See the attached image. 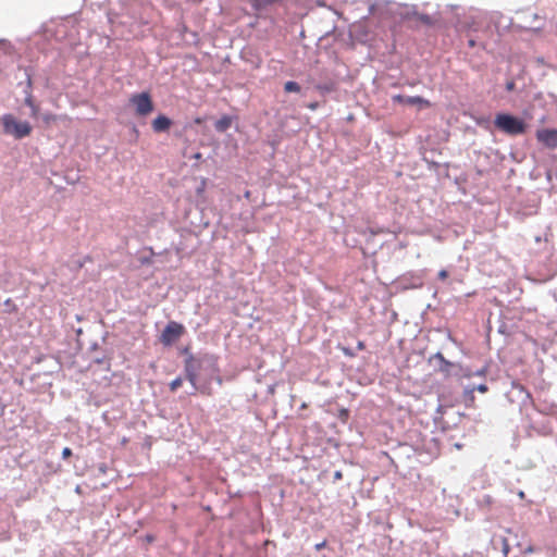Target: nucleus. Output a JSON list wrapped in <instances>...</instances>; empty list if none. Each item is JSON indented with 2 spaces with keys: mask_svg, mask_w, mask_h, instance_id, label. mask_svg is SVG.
<instances>
[{
  "mask_svg": "<svg viewBox=\"0 0 557 557\" xmlns=\"http://www.w3.org/2000/svg\"><path fill=\"white\" fill-rule=\"evenodd\" d=\"M512 387H513V389H517L520 394L524 395V397L522 399L523 404H525V400H530L531 399V394L529 393V391L525 389V387L522 384L513 383Z\"/></svg>",
  "mask_w": 557,
  "mask_h": 557,
  "instance_id": "21",
  "label": "nucleus"
},
{
  "mask_svg": "<svg viewBox=\"0 0 557 557\" xmlns=\"http://www.w3.org/2000/svg\"><path fill=\"white\" fill-rule=\"evenodd\" d=\"M301 89L300 85L295 81H288L284 84L285 92H299Z\"/></svg>",
  "mask_w": 557,
  "mask_h": 557,
  "instance_id": "19",
  "label": "nucleus"
},
{
  "mask_svg": "<svg viewBox=\"0 0 557 557\" xmlns=\"http://www.w3.org/2000/svg\"><path fill=\"white\" fill-rule=\"evenodd\" d=\"M75 333L77 336H81L83 334V329L82 327L76 329Z\"/></svg>",
  "mask_w": 557,
  "mask_h": 557,
  "instance_id": "41",
  "label": "nucleus"
},
{
  "mask_svg": "<svg viewBox=\"0 0 557 557\" xmlns=\"http://www.w3.org/2000/svg\"><path fill=\"white\" fill-rule=\"evenodd\" d=\"M325 546H326V541H322V542H320V543L315 544V545H314V548H315V550H317V552H320V550H322Z\"/></svg>",
  "mask_w": 557,
  "mask_h": 557,
  "instance_id": "31",
  "label": "nucleus"
},
{
  "mask_svg": "<svg viewBox=\"0 0 557 557\" xmlns=\"http://www.w3.org/2000/svg\"><path fill=\"white\" fill-rule=\"evenodd\" d=\"M531 16H532V21L531 22H525L523 27L525 29H529V30H532L534 33H537V32H540L543 28V24L540 23L541 17L536 13L532 14Z\"/></svg>",
  "mask_w": 557,
  "mask_h": 557,
  "instance_id": "17",
  "label": "nucleus"
},
{
  "mask_svg": "<svg viewBox=\"0 0 557 557\" xmlns=\"http://www.w3.org/2000/svg\"><path fill=\"white\" fill-rule=\"evenodd\" d=\"M233 120L234 117L231 115H223L222 117L215 121L214 129L221 134L225 133L232 126Z\"/></svg>",
  "mask_w": 557,
  "mask_h": 557,
  "instance_id": "14",
  "label": "nucleus"
},
{
  "mask_svg": "<svg viewBox=\"0 0 557 557\" xmlns=\"http://www.w3.org/2000/svg\"><path fill=\"white\" fill-rule=\"evenodd\" d=\"M487 372V367H482L481 369L474 371V372H468L466 373L465 375L468 376V377H471V376H484Z\"/></svg>",
  "mask_w": 557,
  "mask_h": 557,
  "instance_id": "24",
  "label": "nucleus"
},
{
  "mask_svg": "<svg viewBox=\"0 0 557 557\" xmlns=\"http://www.w3.org/2000/svg\"><path fill=\"white\" fill-rule=\"evenodd\" d=\"M313 88L322 96L325 97L326 95H330L331 92L335 91L336 84L332 79H327L324 82H319L313 84Z\"/></svg>",
  "mask_w": 557,
  "mask_h": 557,
  "instance_id": "11",
  "label": "nucleus"
},
{
  "mask_svg": "<svg viewBox=\"0 0 557 557\" xmlns=\"http://www.w3.org/2000/svg\"><path fill=\"white\" fill-rule=\"evenodd\" d=\"M349 414H350V412H349V410H348V409H346V408H342V409H339V411H338L337 418H338L342 422H344V423H345V422H347V420H348V418H349Z\"/></svg>",
  "mask_w": 557,
  "mask_h": 557,
  "instance_id": "25",
  "label": "nucleus"
},
{
  "mask_svg": "<svg viewBox=\"0 0 557 557\" xmlns=\"http://www.w3.org/2000/svg\"><path fill=\"white\" fill-rule=\"evenodd\" d=\"M493 124L497 131L512 137L525 134L529 128L523 119L509 112L496 113Z\"/></svg>",
  "mask_w": 557,
  "mask_h": 557,
  "instance_id": "2",
  "label": "nucleus"
},
{
  "mask_svg": "<svg viewBox=\"0 0 557 557\" xmlns=\"http://www.w3.org/2000/svg\"><path fill=\"white\" fill-rule=\"evenodd\" d=\"M536 139L548 149L557 148V128H541L535 133Z\"/></svg>",
  "mask_w": 557,
  "mask_h": 557,
  "instance_id": "7",
  "label": "nucleus"
},
{
  "mask_svg": "<svg viewBox=\"0 0 557 557\" xmlns=\"http://www.w3.org/2000/svg\"><path fill=\"white\" fill-rule=\"evenodd\" d=\"M251 8L257 12L267 11L282 0H248Z\"/></svg>",
  "mask_w": 557,
  "mask_h": 557,
  "instance_id": "12",
  "label": "nucleus"
},
{
  "mask_svg": "<svg viewBox=\"0 0 557 557\" xmlns=\"http://www.w3.org/2000/svg\"><path fill=\"white\" fill-rule=\"evenodd\" d=\"M468 45H469V47L474 48V47H476L478 42L475 39L470 38L468 40Z\"/></svg>",
  "mask_w": 557,
  "mask_h": 557,
  "instance_id": "35",
  "label": "nucleus"
},
{
  "mask_svg": "<svg viewBox=\"0 0 557 557\" xmlns=\"http://www.w3.org/2000/svg\"><path fill=\"white\" fill-rule=\"evenodd\" d=\"M546 177H547V181H550V180H552V172H550V171H548V172L546 173Z\"/></svg>",
  "mask_w": 557,
  "mask_h": 557,
  "instance_id": "42",
  "label": "nucleus"
},
{
  "mask_svg": "<svg viewBox=\"0 0 557 557\" xmlns=\"http://www.w3.org/2000/svg\"><path fill=\"white\" fill-rule=\"evenodd\" d=\"M429 363L434 367L435 371L443 373L445 376L450 375L451 369L456 364L447 360L442 352H436L429 358Z\"/></svg>",
  "mask_w": 557,
  "mask_h": 557,
  "instance_id": "6",
  "label": "nucleus"
},
{
  "mask_svg": "<svg viewBox=\"0 0 557 557\" xmlns=\"http://www.w3.org/2000/svg\"><path fill=\"white\" fill-rule=\"evenodd\" d=\"M3 133L13 136L15 139H23L32 133V125L27 121H18L12 114H4L1 117Z\"/></svg>",
  "mask_w": 557,
  "mask_h": 557,
  "instance_id": "3",
  "label": "nucleus"
},
{
  "mask_svg": "<svg viewBox=\"0 0 557 557\" xmlns=\"http://www.w3.org/2000/svg\"><path fill=\"white\" fill-rule=\"evenodd\" d=\"M524 75H525V72L523 69H521L519 71V73L515 74V75H509L512 79H516L517 84H522V82H525V78H524Z\"/></svg>",
  "mask_w": 557,
  "mask_h": 557,
  "instance_id": "26",
  "label": "nucleus"
},
{
  "mask_svg": "<svg viewBox=\"0 0 557 557\" xmlns=\"http://www.w3.org/2000/svg\"><path fill=\"white\" fill-rule=\"evenodd\" d=\"M18 70L24 72V76H25V87L23 89V92L25 95L24 103H25V106H27L29 108V107H33V104L35 103L33 95H32L33 69L28 67V66H18Z\"/></svg>",
  "mask_w": 557,
  "mask_h": 557,
  "instance_id": "9",
  "label": "nucleus"
},
{
  "mask_svg": "<svg viewBox=\"0 0 557 557\" xmlns=\"http://www.w3.org/2000/svg\"><path fill=\"white\" fill-rule=\"evenodd\" d=\"M342 478H343V472L341 470H337L334 472V474H333L334 482L342 480Z\"/></svg>",
  "mask_w": 557,
  "mask_h": 557,
  "instance_id": "30",
  "label": "nucleus"
},
{
  "mask_svg": "<svg viewBox=\"0 0 557 557\" xmlns=\"http://www.w3.org/2000/svg\"><path fill=\"white\" fill-rule=\"evenodd\" d=\"M527 83L522 82V84H517L516 79H512L510 76H508L506 84H505V90L507 92H518L521 94L525 90Z\"/></svg>",
  "mask_w": 557,
  "mask_h": 557,
  "instance_id": "15",
  "label": "nucleus"
},
{
  "mask_svg": "<svg viewBox=\"0 0 557 557\" xmlns=\"http://www.w3.org/2000/svg\"><path fill=\"white\" fill-rule=\"evenodd\" d=\"M98 348H99L98 343H92V344L90 345V350H97Z\"/></svg>",
  "mask_w": 557,
  "mask_h": 557,
  "instance_id": "39",
  "label": "nucleus"
},
{
  "mask_svg": "<svg viewBox=\"0 0 557 557\" xmlns=\"http://www.w3.org/2000/svg\"><path fill=\"white\" fill-rule=\"evenodd\" d=\"M318 107H319V102H311V103L308 104V108L310 110H317Z\"/></svg>",
  "mask_w": 557,
  "mask_h": 557,
  "instance_id": "36",
  "label": "nucleus"
},
{
  "mask_svg": "<svg viewBox=\"0 0 557 557\" xmlns=\"http://www.w3.org/2000/svg\"><path fill=\"white\" fill-rule=\"evenodd\" d=\"M173 122L172 120L166 116L165 114H159L151 123L152 129L156 133H165L168 132Z\"/></svg>",
  "mask_w": 557,
  "mask_h": 557,
  "instance_id": "10",
  "label": "nucleus"
},
{
  "mask_svg": "<svg viewBox=\"0 0 557 557\" xmlns=\"http://www.w3.org/2000/svg\"><path fill=\"white\" fill-rule=\"evenodd\" d=\"M344 354H345L346 356H350V357H352V356H354V352H352L350 349H348V348H344Z\"/></svg>",
  "mask_w": 557,
  "mask_h": 557,
  "instance_id": "38",
  "label": "nucleus"
},
{
  "mask_svg": "<svg viewBox=\"0 0 557 557\" xmlns=\"http://www.w3.org/2000/svg\"><path fill=\"white\" fill-rule=\"evenodd\" d=\"M0 49L5 55H12L15 53V48L11 41L7 39H0Z\"/></svg>",
  "mask_w": 557,
  "mask_h": 557,
  "instance_id": "18",
  "label": "nucleus"
},
{
  "mask_svg": "<svg viewBox=\"0 0 557 557\" xmlns=\"http://www.w3.org/2000/svg\"><path fill=\"white\" fill-rule=\"evenodd\" d=\"M423 285V278L421 275H413L411 283L409 284V287L411 288H418Z\"/></svg>",
  "mask_w": 557,
  "mask_h": 557,
  "instance_id": "22",
  "label": "nucleus"
},
{
  "mask_svg": "<svg viewBox=\"0 0 557 557\" xmlns=\"http://www.w3.org/2000/svg\"><path fill=\"white\" fill-rule=\"evenodd\" d=\"M369 232L371 235H376L377 234V231L373 230V228H369Z\"/></svg>",
  "mask_w": 557,
  "mask_h": 557,
  "instance_id": "43",
  "label": "nucleus"
},
{
  "mask_svg": "<svg viewBox=\"0 0 557 557\" xmlns=\"http://www.w3.org/2000/svg\"><path fill=\"white\" fill-rule=\"evenodd\" d=\"M10 302H11V300H10V299H8V300L5 301L7 306H10Z\"/></svg>",
  "mask_w": 557,
  "mask_h": 557,
  "instance_id": "48",
  "label": "nucleus"
},
{
  "mask_svg": "<svg viewBox=\"0 0 557 557\" xmlns=\"http://www.w3.org/2000/svg\"><path fill=\"white\" fill-rule=\"evenodd\" d=\"M185 327L183 324L175 321H170L162 331L160 342L164 346H171L183 335Z\"/></svg>",
  "mask_w": 557,
  "mask_h": 557,
  "instance_id": "5",
  "label": "nucleus"
},
{
  "mask_svg": "<svg viewBox=\"0 0 557 557\" xmlns=\"http://www.w3.org/2000/svg\"><path fill=\"white\" fill-rule=\"evenodd\" d=\"M392 100L396 103L417 106L419 110L431 107V102L421 96L395 95Z\"/></svg>",
  "mask_w": 557,
  "mask_h": 557,
  "instance_id": "8",
  "label": "nucleus"
},
{
  "mask_svg": "<svg viewBox=\"0 0 557 557\" xmlns=\"http://www.w3.org/2000/svg\"><path fill=\"white\" fill-rule=\"evenodd\" d=\"M503 543H504V554L507 555L508 554V550H509V546L507 544V541L506 539H503Z\"/></svg>",
  "mask_w": 557,
  "mask_h": 557,
  "instance_id": "37",
  "label": "nucleus"
},
{
  "mask_svg": "<svg viewBox=\"0 0 557 557\" xmlns=\"http://www.w3.org/2000/svg\"><path fill=\"white\" fill-rule=\"evenodd\" d=\"M107 469H108V466L103 462L98 466L99 472H101L103 474L107 472Z\"/></svg>",
  "mask_w": 557,
  "mask_h": 557,
  "instance_id": "34",
  "label": "nucleus"
},
{
  "mask_svg": "<svg viewBox=\"0 0 557 557\" xmlns=\"http://www.w3.org/2000/svg\"><path fill=\"white\" fill-rule=\"evenodd\" d=\"M183 380L182 377H176L170 383V389L175 392L178 387L182 386Z\"/></svg>",
  "mask_w": 557,
  "mask_h": 557,
  "instance_id": "27",
  "label": "nucleus"
},
{
  "mask_svg": "<svg viewBox=\"0 0 557 557\" xmlns=\"http://www.w3.org/2000/svg\"><path fill=\"white\" fill-rule=\"evenodd\" d=\"M500 333H504V327L500 326L499 330H498Z\"/></svg>",
  "mask_w": 557,
  "mask_h": 557,
  "instance_id": "47",
  "label": "nucleus"
},
{
  "mask_svg": "<svg viewBox=\"0 0 557 557\" xmlns=\"http://www.w3.org/2000/svg\"><path fill=\"white\" fill-rule=\"evenodd\" d=\"M75 319H76V321L81 322V321L83 320V317H82V315H79V314H76V315H75Z\"/></svg>",
  "mask_w": 557,
  "mask_h": 557,
  "instance_id": "44",
  "label": "nucleus"
},
{
  "mask_svg": "<svg viewBox=\"0 0 557 557\" xmlns=\"http://www.w3.org/2000/svg\"><path fill=\"white\" fill-rule=\"evenodd\" d=\"M417 7L416 5H408V4H399L398 5V14L404 20H409L411 17L417 16Z\"/></svg>",
  "mask_w": 557,
  "mask_h": 557,
  "instance_id": "16",
  "label": "nucleus"
},
{
  "mask_svg": "<svg viewBox=\"0 0 557 557\" xmlns=\"http://www.w3.org/2000/svg\"><path fill=\"white\" fill-rule=\"evenodd\" d=\"M374 8H375V5H374V4L370 5V12H371V13H373V12H374Z\"/></svg>",
  "mask_w": 557,
  "mask_h": 557,
  "instance_id": "45",
  "label": "nucleus"
},
{
  "mask_svg": "<svg viewBox=\"0 0 557 557\" xmlns=\"http://www.w3.org/2000/svg\"><path fill=\"white\" fill-rule=\"evenodd\" d=\"M357 348L360 349V350L364 349V343L363 342H358Z\"/></svg>",
  "mask_w": 557,
  "mask_h": 557,
  "instance_id": "40",
  "label": "nucleus"
},
{
  "mask_svg": "<svg viewBox=\"0 0 557 557\" xmlns=\"http://www.w3.org/2000/svg\"><path fill=\"white\" fill-rule=\"evenodd\" d=\"M416 17L426 26H433L435 24V20L429 14L417 13Z\"/></svg>",
  "mask_w": 557,
  "mask_h": 557,
  "instance_id": "20",
  "label": "nucleus"
},
{
  "mask_svg": "<svg viewBox=\"0 0 557 557\" xmlns=\"http://www.w3.org/2000/svg\"><path fill=\"white\" fill-rule=\"evenodd\" d=\"M73 455V451L70 447H64L63 450H62V458L63 459H67L69 457H71Z\"/></svg>",
  "mask_w": 557,
  "mask_h": 557,
  "instance_id": "29",
  "label": "nucleus"
},
{
  "mask_svg": "<svg viewBox=\"0 0 557 557\" xmlns=\"http://www.w3.org/2000/svg\"><path fill=\"white\" fill-rule=\"evenodd\" d=\"M104 359L106 357L104 356H97L95 359H94V362L97 363V364H102L104 362Z\"/></svg>",
  "mask_w": 557,
  "mask_h": 557,
  "instance_id": "33",
  "label": "nucleus"
},
{
  "mask_svg": "<svg viewBox=\"0 0 557 557\" xmlns=\"http://www.w3.org/2000/svg\"><path fill=\"white\" fill-rule=\"evenodd\" d=\"M494 499L491 495H483L480 499H479V505L481 507L483 506H491L493 504Z\"/></svg>",
  "mask_w": 557,
  "mask_h": 557,
  "instance_id": "23",
  "label": "nucleus"
},
{
  "mask_svg": "<svg viewBox=\"0 0 557 557\" xmlns=\"http://www.w3.org/2000/svg\"><path fill=\"white\" fill-rule=\"evenodd\" d=\"M29 109H30L29 115L32 117H37L39 114V107L36 103H34L33 107H29Z\"/></svg>",
  "mask_w": 557,
  "mask_h": 557,
  "instance_id": "28",
  "label": "nucleus"
},
{
  "mask_svg": "<svg viewBox=\"0 0 557 557\" xmlns=\"http://www.w3.org/2000/svg\"><path fill=\"white\" fill-rule=\"evenodd\" d=\"M437 276H438V278H440V280H445V278H447V277H448V272H447L446 270H444V269H443V270H441V271L438 272Z\"/></svg>",
  "mask_w": 557,
  "mask_h": 557,
  "instance_id": "32",
  "label": "nucleus"
},
{
  "mask_svg": "<svg viewBox=\"0 0 557 557\" xmlns=\"http://www.w3.org/2000/svg\"><path fill=\"white\" fill-rule=\"evenodd\" d=\"M519 497H520V498H523V497H524V493H523L522 491L519 493Z\"/></svg>",
  "mask_w": 557,
  "mask_h": 557,
  "instance_id": "46",
  "label": "nucleus"
},
{
  "mask_svg": "<svg viewBox=\"0 0 557 557\" xmlns=\"http://www.w3.org/2000/svg\"><path fill=\"white\" fill-rule=\"evenodd\" d=\"M183 352L188 354V348H185Z\"/></svg>",
  "mask_w": 557,
  "mask_h": 557,
  "instance_id": "49",
  "label": "nucleus"
},
{
  "mask_svg": "<svg viewBox=\"0 0 557 557\" xmlns=\"http://www.w3.org/2000/svg\"><path fill=\"white\" fill-rule=\"evenodd\" d=\"M475 391L479 393H486L488 391V387L485 383H481V384H476V385L473 384V385L467 386L463 392L466 401H468V400L473 401V399H474L473 393Z\"/></svg>",
  "mask_w": 557,
  "mask_h": 557,
  "instance_id": "13",
  "label": "nucleus"
},
{
  "mask_svg": "<svg viewBox=\"0 0 557 557\" xmlns=\"http://www.w3.org/2000/svg\"><path fill=\"white\" fill-rule=\"evenodd\" d=\"M129 103L134 106L135 114L140 117H146L154 110V103L148 91L133 94Z\"/></svg>",
  "mask_w": 557,
  "mask_h": 557,
  "instance_id": "4",
  "label": "nucleus"
},
{
  "mask_svg": "<svg viewBox=\"0 0 557 557\" xmlns=\"http://www.w3.org/2000/svg\"><path fill=\"white\" fill-rule=\"evenodd\" d=\"M184 370L186 380H188L194 389H197V373L203 374L205 380L208 383L215 381L219 385H222L223 380L220 375V369L218 366V357L212 354H199L197 356L188 354V357L184 362Z\"/></svg>",
  "mask_w": 557,
  "mask_h": 557,
  "instance_id": "1",
  "label": "nucleus"
}]
</instances>
